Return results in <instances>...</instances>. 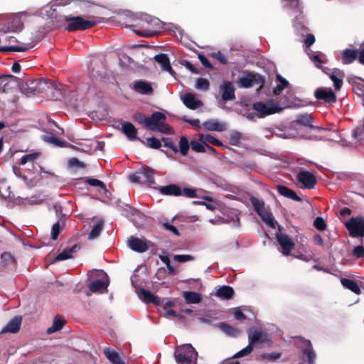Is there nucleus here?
I'll return each mask as SVG.
<instances>
[{
	"label": "nucleus",
	"instance_id": "obj_1",
	"mask_svg": "<svg viewBox=\"0 0 364 364\" xmlns=\"http://www.w3.org/2000/svg\"><path fill=\"white\" fill-rule=\"evenodd\" d=\"M56 21L62 26L67 23L65 29L69 32L76 31H85L97 24L98 21L92 20H85L82 16H73L72 15L60 16Z\"/></svg>",
	"mask_w": 364,
	"mask_h": 364
},
{
	"label": "nucleus",
	"instance_id": "obj_2",
	"mask_svg": "<svg viewBox=\"0 0 364 364\" xmlns=\"http://www.w3.org/2000/svg\"><path fill=\"white\" fill-rule=\"evenodd\" d=\"M249 344L232 356L239 358L250 354L257 344H263L268 341L267 334L261 328H250L247 331Z\"/></svg>",
	"mask_w": 364,
	"mask_h": 364
},
{
	"label": "nucleus",
	"instance_id": "obj_3",
	"mask_svg": "<svg viewBox=\"0 0 364 364\" xmlns=\"http://www.w3.org/2000/svg\"><path fill=\"white\" fill-rule=\"evenodd\" d=\"M198 353L191 344L178 347L174 357L178 364H196Z\"/></svg>",
	"mask_w": 364,
	"mask_h": 364
},
{
	"label": "nucleus",
	"instance_id": "obj_4",
	"mask_svg": "<svg viewBox=\"0 0 364 364\" xmlns=\"http://www.w3.org/2000/svg\"><path fill=\"white\" fill-rule=\"evenodd\" d=\"M158 191L164 196H183L189 198L198 197L196 190L192 188H181L179 186L171 183L164 186H159Z\"/></svg>",
	"mask_w": 364,
	"mask_h": 364
},
{
	"label": "nucleus",
	"instance_id": "obj_5",
	"mask_svg": "<svg viewBox=\"0 0 364 364\" xmlns=\"http://www.w3.org/2000/svg\"><path fill=\"white\" fill-rule=\"evenodd\" d=\"M345 226L349 231V235L354 238H360L363 243L364 237V218L362 216L353 217L345 223Z\"/></svg>",
	"mask_w": 364,
	"mask_h": 364
},
{
	"label": "nucleus",
	"instance_id": "obj_6",
	"mask_svg": "<svg viewBox=\"0 0 364 364\" xmlns=\"http://www.w3.org/2000/svg\"><path fill=\"white\" fill-rule=\"evenodd\" d=\"M264 77L259 73L252 72H245V75L241 77L239 80L240 87L250 88L255 85H259L261 89L264 85Z\"/></svg>",
	"mask_w": 364,
	"mask_h": 364
},
{
	"label": "nucleus",
	"instance_id": "obj_7",
	"mask_svg": "<svg viewBox=\"0 0 364 364\" xmlns=\"http://www.w3.org/2000/svg\"><path fill=\"white\" fill-rule=\"evenodd\" d=\"M253 109L259 112L261 117H265L280 112L282 108L279 107L273 100H269L266 103L257 102L253 104Z\"/></svg>",
	"mask_w": 364,
	"mask_h": 364
},
{
	"label": "nucleus",
	"instance_id": "obj_8",
	"mask_svg": "<svg viewBox=\"0 0 364 364\" xmlns=\"http://www.w3.org/2000/svg\"><path fill=\"white\" fill-rule=\"evenodd\" d=\"M297 181L307 189H313L317 183L316 176L308 171H301L297 173Z\"/></svg>",
	"mask_w": 364,
	"mask_h": 364
},
{
	"label": "nucleus",
	"instance_id": "obj_9",
	"mask_svg": "<svg viewBox=\"0 0 364 364\" xmlns=\"http://www.w3.org/2000/svg\"><path fill=\"white\" fill-rule=\"evenodd\" d=\"M276 237L282 247V253L284 255H289L295 245L294 242L288 235L284 233H277Z\"/></svg>",
	"mask_w": 364,
	"mask_h": 364
},
{
	"label": "nucleus",
	"instance_id": "obj_10",
	"mask_svg": "<svg viewBox=\"0 0 364 364\" xmlns=\"http://www.w3.org/2000/svg\"><path fill=\"white\" fill-rule=\"evenodd\" d=\"M315 97L318 100H323L326 103H333L336 101V96L331 89L318 87L314 92Z\"/></svg>",
	"mask_w": 364,
	"mask_h": 364
},
{
	"label": "nucleus",
	"instance_id": "obj_11",
	"mask_svg": "<svg viewBox=\"0 0 364 364\" xmlns=\"http://www.w3.org/2000/svg\"><path fill=\"white\" fill-rule=\"evenodd\" d=\"M166 115L160 112H154L150 117L145 119V127L151 130L155 131L156 127L162 120H165Z\"/></svg>",
	"mask_w": 364,
	"mask_h": 364
},
{
	"label": "nucleus",
	"instance_id": "obj_12",
	"mask_svg": "<svg viewBox=\"0 0 364 364\" xmlns=\"http://www.w3.org/2000/svg\"><path fill=\"white\" fill-rule=\"evenodd\" d=\"M220 89L222 91V100L225 102L233 100L235 99V89L232 83L230 81L223 82Z\"/></svg>",
	"mask_w": 364,
	"mask_h": 364
},
{
	"label": "nucleus",
	"instance_id": "obj_13",
	"mask_svg": "<svg viewBox=\"0 0 364 364\" xmlns=\"http://www.w3.org/2000/svg\"><path fill=\"white\" fill-rule=\"evenodd\" d=\"M128 245L130 247V249L139 253L145 252L149 249V247L146 242L134 236H131L129 238Z\"/></svg>",
	"mask_w": 364,
	"mask_h": 364
},
{
	"label": "nucleus",
	"instance_id": "obj_14",
	"mask_svg": "<svg viewBox=\"0 0 364 364\" xmlns=\"http://www.w3.org/2000/svg\"><path fill=\"white\" fill-rule=\"evenodd\" d=\"M142 173V178L144 179V182L149 187L158 190V187L156 186V183L154 180V175L156 171L150 167H145L141 170Z\"/></svg>",
	"mask_w": 364,
	"mask_h": 364
},
{
	"label": "nucleus",
	"instance_id": "obj_15",
	"mask_svg": "<svg viewBox=\"0 0 364 364\" xmlns=\"http://www.w3.org/2000/svg\"><path fill=\"white\" fill-rule=\"evenodd\" d=\"M138 294L139 297L145 303L153 304L156 306L161 305V298L153 294L149 290L140 289Z\"/></svg>",
	"mask_w": 364,
	"mask_h": 364
},
{
	"label": "nucleus",
	"instance_id": "obj_16",
	"mask_svg": "<svg viewBox=\"0 0 364 364\" xmlns=\"http://www.w3.org/2000/svg\"><path fill=\"white\" fill-rule=\"evenodd\" d=\"M122 132L129 140H139L143 141L137 137V129L134 124L129 122L122 121Z\"/></svg>",
	"mask_w": 364,
	"mask_h": 364
},
{
	"label": "nucleus",
	"instance_id": "obj_17",
	"mask_svg": "<svg viewBox=\"0 0 364 364\" xmlns=\"http://www.w3.org/2000/svg\"><path fill=\"white\" fill-rule=\"evenodd\" d=\"M300 340L304 346V348L302 349V353L306 357L309 364H314L316 360V353L314 350L311 343L309 340L301 338Z\"/></svg>",
	"mask_w": 364,
	"mask_h": 364
},
{
	"label": "nucleus",
	"instance_id": "obj_18",
	"mask_svg": "<svg viewBox=\"0 0 364 364\" xmlns=\"http://www.w3.org/2000/svg\"><path fill=\"white\" fill-rule=\"evenodd\" d=\"M154 59L161 65L163 70L169 73L171 75H174L175 71L172 69L169 60V58L166 53H160L156 55Z\"/></svg>",
	"mask_w": 364,
	"mask_h": 364
},
{
	"label": "nucleus",
	"instance_id": "obj_19",
	"mask_svg": "<svg viewBox=\"0 0 364 364\" xmlns=\"http://www.w3.org/2000/svg\"><path fill=\"white\" fill-rule=\"evenodd\" d=\"M134 90L141 95H151L154 89L150 82L144 80H137L134 83Z\"/></svg>",
	"mask_w": 364,
	"mask_h": 364
},
{
	"label": "nucleus",
	"instance_id": "obj_20",
	"mask_svg": "<svg viewBox=\"0 0 364 364\" xmlns=\"http://www.w3.org/2000/svg\"><path fill=\"white\" fill-rule=\"evenodd\" d=\"M22 318L21 316H15L2 328L1 333H16L18 332L21 328Z\"/></svg>",
	"mask_w": 364,
	"mask_h": 364
},
{
	"label": "nucleus",
	"instance_id": "obj_21",
	"mask_svg": "<svg viewBox=\"0 0 364 364\" xmlns=\"http://www.w3.org/2000/svg\"><path fill=\"white\" fill-rule=\"evenodd\" d=\"M203 127L208 131L223 132L226 129L225 123L213 119L204 122Z\"/></svg>",
	"mask_w": 364,
	"mask_h": 364
},
{
	"label": "nucleus",
	"instance_id": "obj_22",
	"mask_svg": "<svg viewBox=\"0 0 364 364\" xmlns=\"http://www.w3.org/2000/svg\"><path fill=\"white\" fill-rule=\"evenodd\" d=\"M183 104L190 109H196L203 105V102L196 99L193 93H187L182 98Z\"/></svg>",
	"mask_w": 364,
	"mask_h": 364
},
{
	"label": "nucleus",
	"instance_id": "obj_23",
	"mask_svg": "<svg viewBox=\"0 0 364 364\" xmlns=\"http://www.w3.org/2000/svg\"><path fill=\"white\" fill-rule=\"evenodd\" d=\"M278 193L287 198H290L294 201L296 202H301V198L296 195V193L287 186H283V185H279L277 187Z\"/></svg>",
	"mask_w": 364,
	"mask_h": 364
},
{
	"label": "nucleus",
	"instance_id": "obj_24",
	"mask_svg": "<svg viewBox=\"0 0 364 364\" xmlns=\"http://www.w3.org/2000/svg\"><path fill=\"white\" fill-rule=\"evenodd\" d=\"M342 63L345 65L353 63L358 58V51L355 49L346 48L341 53Z\"/></svg>",
	"mask_w": 364,
	"mask_h": 364
},
{
	"label": "nucleus",
	"instance_id": "obj_25",
	"mask_svg": "<svg viewBox=\"0 0 364 364\" xmlns=\"http://www.w3.org/2000/svg\"><path fill=\"white\" fill-rule=\"evenodd\" d=\"M216 326L220 328L224 333L230 337H236L240 333L239 328L225 322H219L216 324Z\"/></svg>",
	"mask_w": 364,
	"mask_h": 364
},
{
	"label": "nucleus",
	"instance_id": "obj_26",
	"mask_svg": "<svg viewBox=\"0 0 364 364\" xmlns=\"http://www.w3.org/2000/svg\"><path fill=\"white\" fill-rule=\"evenodd\" d=\"M40 94L48 95L56 90L55 85L52 80L49 79H41L40 80Z\"/></svg>",
	"mask_w": 364,
	"mask_h": 364
},
{
	"label": "nucleus",
	"instance_id": "obj_27",
	"mask_svg": "<svg viewBox=\"0 0 364 364\" xmlns=\"http://www.w3.org/2000/svg\"><path fill=\"white\" fill-rule=\"evenodd\" d=\"M312 122H313V117H311V114H301V115L298 116V117L296 120V124H301L304 127H308L311 128V129L320 130L321 129L319 127L314 126L312 124Z\"/></svg>",
	"mask_w": 364,
	"mask_h": 364
},
{
	"label": "nucleus",
	"instance_id": "obj_28",
	"mask_svg": "<svg viewBox=\"0 0 364 364\" xmlns=\"http://www.w3.org/2000/svg\"><path fill=\"white\" fill-rule=\"evenodd\" d=\"M104 354L112 364H125L119 353L109 348L104 349Z\"/></svg>",
	"mask_w": 364,
	"mask_h": 364
},
{
	"label": "nucleus",
	"instance_id": "obj_29",
	"mask_svg": "<svg viewBox=\"0 0 364 364\" xmlns=\"http://www.w3.org/2000/svg\"><path fill=\"white\" fill-rule=\"evenodd\" d=\"M79 249L80 247H78L77 245H74L71 247L66 248L56 256L55 261L59 262L72 258L73 254L75 253Z\"/></svg>",
	"mask_w": 364,
	"mask_h": 364
},
{
	"label": "nucleus",
	"instance_id": "obj_30",
	"mask_svg": "<svg viewBox=\"0 0 364 364\" xmlns=\"http://www.w3.org/2000/svg\"><path fill=\"white\" fill-rule=\"evenodd\" d=\"M341 283L343 287L351 291L355 294L360 295L361 294L360 288L355 281L348 278H342L341 279Z\"/></svg>",
	"mask_w": 364,
	"mask_h": 364
},
{
	"label": "nucleus",
	"instance_id": "obj_31",
	"mask_svg": "<svg viewBox=\"0 0 364 364\" xmlns=\"http://www.w3.org/2000/svg\"><path fill=\"white\" fill-rule=\"evenodd\" d=\"M215 295L220 298L230 299L234 295V289L230 286L224 285L217 290Z\"/></svg>",
	"mask_w": 364,
	"mask_h": 364
},
{
	"label": "nucleus",
	"instance_id": "obj_32",
	"mask_svg": "<svg viewBox=\"0 0 364 364\" xmlns=\"http://www.w3.org/2000/svg\"><path fill=\"white\" fill-rule=\"evenodd\" d=\"M183 297L188 304H199L202 300L200 294L196 291H184Z\"/></svg>",
	"mask_w": 364,
	"mask_h": 364
},
{
	"label": "nucleus",
	"instance_id": "obj_33",
	"mask_svg": "<svg viewBox=\"0 0 364 364\" xmlns=\"http://www.w3.org/2000/svg\"><path fill=\"white\" fill-rule=\"evenodd\" d=\"M104 227V221L100 220L97 222L95 225L92 228L91 231L90 232L87 238L90 240H95L97 238L103 229Z\"/></svg>",
	"mask_w": 364,
	"mask_h": 364
},
{
	"label": "nucleus",
	"instance_id": "obj_34",
	"mask_svg": "<svg viewBox=\"0 0 364 364\" xmlns=\"http://www.w3.org/2000/svg\"><path fill=\"white\" fill-rule=\"evenodd\" d=\"M277 80L279 82L276 87L273 90L274 95H279L286 87L289 85V82L284 78L281 75L277 74L276 76Z\"/></svg>",
	"mask_w": 364,
	"mask_h": 364
},
{
	"label": "nucleus",
	"instance_id": "obj_35",
	"mask_svg": "<svg viewBox=\"0 0 364 364\" xmlns=\"http://www.w3.org/2000/svg\"><path fill=\"white\" fill-rule=\"evenodd\" d=\"M262 220L267 224L270 228H275V221L272 217V215L269 211L266 210L265 208L257 213Z\"/></svg>",
	"mask_w": 364,
	"mask_h": 364
},
{
	"label": "nucleus",
	"instance_id": "obj_36",
	"mask_svg": "<svg viewBox=\"0 0 364 364\" xmlns=\"http://www.w3.org/2000/svg\"><path fill=\"white\" fill-rule=\"evenodd\" d=\"M65 323V321L59 316H55L53 323L51 327L47 329L48 333H53L54 332L61 330Z\"/></svg>",
	"mask_w": 364,
	"mask_h": 364
},
{
	"label": "nucleus",
	"instance_id": "obj_37",
	"mask_svg": "<svg viewBox=\"0 0 364 364\" xmlns=\"http://www.w3.org/2000/svg\"><path fill=\"white\" fill-rule=\"evenodd\" d=\"M1 262L3 267H9L16 263L14 257L8 252H4L1 255Z\"/></svg>",
	"mask_w": 364,
	"mask_h": 364
},
{
	"label": "nucleus",
	"instance_id": "obj_38",
	"mask_svg": "<svg viewBox=\"0 0 364 364\" xmlns=\"http://www.w3.org/2000/svg\"><path fill=\"white\" fill-rule=\"evenodd\" d=\"M200 139L203 144L210 143L216 146L225 147L224 144L221 141L215 138L211 134H205L200 136Z\"/></svg>",
	"mask_w": 364,
	"mask_h": 364
},
{
	"label": "nucleus",
	"instance_id": "obj_39",
	"mask_svg": "<svg viewBox=\"0 0 364 364\" xmlns=\"http://www.w3.org/2000/svg\"><path fill=\"white\" fill-rule=\"evenodd\" d=\"M107 287L106 284L101 279H96L88 285L90 291L95 293Z\"/></svg>",
	"mask_w": 364,
	"mask_h": 364
},
{
	"label": "nucleus",
	"instance_id": "obj_40",
	"mask_svg": "<svg viewBox=\"0 0 364 364\" xmlns=\"http://www.w3.org/2000/svg\"><path fill=\"white\" fill-rule=\"evenodd\" d=\"M191 144L188 142V139L182 136L179 141V151L182 156H186L189 150Z\"/></svg>",
	"mask_w": 364,
	"mask_h": 364
},
{
	"label": "nucleus",
	"instance_id": "obj_41",
	"mask_svg": "<svg viewBox=\"0 0 364 364\" xmlns=\"http://www.w3.org/2000/svg\"><path fill=\"white\" fill-rule=\"evenodd\" d=\"M85 182L91 186L96 187L107 191L106 186L102 181L96 178L86 177L85 178Z\"/></svg>",
	"mask_w": 364,
	"mask_h": 364
},
{
	"label": "nucleus",
	"instance_id": "obj_42",
	"mask_svg": "<svg viewBox=\"0 0 364 364\" xmlns=\"http://www.w3.org/2000/svg\"><path fill=\"white\" fill-rule=\"evenodd\" d=\"M29 49L27 45L23 46H13L9 47L0 48L1 52H23Z\"/></svg>",
	"mask_w": 364,
	"mask_h": 364
},
{
	"label": "nucleus",
	"instance_id": "obj_43",
	"mask_svg": "<svg viewBox=\"0 0 364 364\" xmlns=\"http://www.w3.org/2000/svg\"><path fill=\"white\" fill-rule=\"evenodd\" d=\"M44 140L58 147L66 146V142L60 140L59 138L52 136H45Z\"/></svg>",
	"mask_w": 364,
	"mask_h": 364
},
{
	"label": "nucleus",
	"instance_id": "obj_44",
	"mask_svg": "<svg viewBox=\"0 0 364 364\" xmlns=\"http://www.w3.org/2000/svg\"><path fill=\"white\" fill-rule=\"evenodd\" d=\"M196 87L198 90L206 91L210 87V82L205 78H203V77L198 78L196 80Z\"/></svg>",
	"mask_w": 364,
	"mask_h": 364
},
{
	"label": "nucleus",
	"instance_id": "obj_45",
	"mask_svg": "<svg viewBox=\"0 0 364 364\" xmlns=\"http://www.w3.org/2000/svg\"><path fill=\"white\" fill-rule=\"evenodd\" d=\"M193 151L198 153H204L206 151L205 144L200 143L197 140H192L190 143Z\"/></svg>",
	"mask_w": 364,
	"mask_h": 364
},
{
	"label": "nucleus",
	"instance_id": "obj_46",
	"mask_svg": "<svg viewBox=\"0 0 364 364\" xmlns=\"http://www.w3.org/2000/svg\"><path fill=\"white\" fill-rule=\"evenodd\" d=\"M250 201L257 213L264 209L263 200H260L256 197H251Z\"/></svg>",
	"mask_w": 364,
	"mask_h": 364
},
{
	"label": "nucleus",
	"instance_id": "obj_47",
	"mask_svg": "<svg viewBox=\"0 0 364 364\" xmlns=\"http://www.w3.org/2000/svg\"><path fill=\"white\" fill-rule=\"evenodd\" d=\"M154 132H159L163 134H172L173 130L171 126L168 124L161 122L159 124L155 127Z\"/></svg>",
	"mask_w": 364,
	"mask_h": 364
},
{
	"label": "nucleus",
	"instance_id": "obj_48",
	"mask_svg": "<svg viewBox=\"0 0 364 364\" xmlns=\"http://www.w3.org/2000/svg\"><path fill=\"white\" fill-rule=\"evenodd\" d=\"M146 145L151 149H158L161 146V141L156 137H149L146 139Z\"/></svg>",
	"mask_w": 364,
	"mask_h": 364
},
{
	"label": "nucleus",
	"instance_id": "obj_49",
	"mask_svg": "<svg viewBox=\"0 0 364 364\" xmlns=\"http://www.w3.org/2000/svg\"><path fill=\"white\" fill-rule=\"evenodd\" d=\"M38 156V153H31L26 154L21 159L20 165H25L26 163L31 161L33 162Z\"/></svg>",
	"mask_w": 364,
	"mask_h": 364
},
{
	"label": "nucleus",
	"instance_id": "obj_50",
	"mask_svg": "<svg viewBox=\"0 0 364 364\" xmlns=\"http://www.w3.org/2000/svg\"><path fill=\"white\" fill-rule=\"evenodd\" d=\"M314 226L318 230H324L326 227V223L321 217H317L314 221Z\"/></svg>",
	"mask_w": 364,
	"mask_h": 364
},
{
	"label": "nucleus",
	"instance_id": "obj_51",
	"mask_svg": "<svg viewBox=\"0 0 364 364\" xmlns=\"http://www.w3.org/2000/svg\"><path fill=\"white\" fill-rule=\"evenodd\" d=\"M329 77L333 82L334 87L336 90H340L343 85V80L337 77L333 73L328 74Z\"/></svg>",
	"mask_w": 364,
	"mask_h": 364
},
{
	"label": "nucleus",
	"instance_id": "obj_52",
	"mask_svg": "<svg viewBox=\"0 0 364 364\" xmlns=\"http://www.w3.org/2000/svg\"><path fill=\"white\" fill-rule=\"evenodd\" d=\"M352 255L355 258L364 257V247L363 243L356 246L352 251Z\"/></svg>",
	"mask_w": 364,
	"mask_h": 364
},
{
	"label": "nucleus",
	"instance_id": "obj_53",
	"mask_svg": "<svg viewBox=\"0 0 364 364\" xmlns=\"http://www.w3.org/2000/svg\"><path fill=\"white\" fill-rule=\"evenodd\" d=\"M194 257L189 255H175L173 259L178 262H186L193 260Z\"/></svg>",
	"mask_w": 364,
	"mask_h": 364
},
{
	"label": "nucleus",
	"instance_id": "obj_54",
	"mask_svg": "<svg viewBox=\"0 0 364 364\" xmlns=\"http://www.w3.org/2000/svg\"><path fill=\"white\" fill-rule=\"evenodd\" d=\"M61 230L60 224L59 222L53 224L51 230V238L55 240L58 238Z\"/></svg>",
	"mask_w": 364,
	"mask_h": 364
},
{
	"label": "nucleus",
	"instance_id": "obj_55",
	"mask_svg": "<svg viewBox=\"0 0 364 364\" xmlns=\"http://www.w3.org/2000/svg\"><path fill=\"white\" fill-rule=\"evenodd\" d=\"M163 227L164 228L165 230L171 232L173 235H175L176 236L180 235V232H179L178 230L174 225L170 224L169 223H168V222L164 223Z\"/></svg>",
	"mask_w": 364,
	"mask_h": 364
},
{
	"label": "nucleus",
	"instance_id": "obj_56",
	"mask_svg": "<svg viewBox=\"0 0 364 364\" xmlns=\"http://www.w3.org/2000/svg\"><path fill=\"white\" fill-rule=\"evenodd\" d=\"M212 57L218 60L223 65L228 63L225 56L220 51L212 53Z\"/></svg>",
	"mask_w": 364,
	"mask_h": 364
},
{
	"label": "nucleus",
	"instance_id": "obj_57",
	"mask_svg": "<svg viewBox=\"0 0 364 364\" xmlns=\"http://www.w3.org/2000/svg\"><path fill=\"white\" fill-rule=\"evenodd\" d=\"M161 141L164 143V146L170 148L175 153L178 152V150L177 149V146L174 144H173L168 139L162 137Z\"/></svg>",
	"mask_w": 364,
	"mask_h": 364
},
{
	"label": "nucleus",
	"instance_id": "obj_58",
	"mask_svg": "<svg viewBox=\"0 0 364 364\" xmlns=\"http://www.w3.org/2000/svg\"><path fill=\"white\" fill-rule=\"evenodd\" d=\"M314 42H315V36L311 33L307 34V36L304 40V46L306 48H309L314 43Z\"/></svg>",
	"mask_w": 364,
	"mask_h": 364
},
{
	"label": "nucleus",
	"instance_id": "obj_59",
	"mask_svg": "<svg viewBox=\"0 0 364 364\" xmlns=\"http://www.w3.org/2000/svg\"><path fill=\"white\" fill-rule=\"evenodd\" d=\"M141 178L142 173H141V170L129 176V181L132 183H139Z\"/></svg>",
	"mask_w": 364,
	"mask_h": 364
},
{
	"label": "nucleus",
	"instance_id": "obj_60",
	"mask_svg": "<svg viewBox=\"0 0 364 364\" xmlns=\"http://www.w3.org/2000/svg\"><path fill=\"white\" fill-rule=\"evenodd\" d=\"M198 58H199L201 64L204 67L208 68H213L212 64L209 62L208 58L204 55L199 54L198 55Z\"/></svg>",
	"mask_w": 364,
	"mask_h": 364
},
{
	"label": "nucleus",
	"instance_id": "obj_61",
	"mask_svg": "<svg viewBox=\"0 0 364 364\" xmlns=\"http://www.w3.org/2000/svg\"><path fill=\"white\" fill-rule=\"evenodd\" d=\"M184 122L191 124L193 127L196 128H200V120L198 119H187L186 117H183L182 119Z\"/></svg>",
	"mask_w": 364,
	"mask_h": 364
},
{
	"label": "nucleus",
	"instance_id": "obj_62",
	"mask_svg": "<svg viewBox=\"0 0 364 364\" xmlns=\"http://www.w3.org/2000/svg\"><path fill=\"white\" fill-rule=\"evenodd\" d=\"M183 65L188 69L189 70L191 73H196V74H198L199 72L198 70V69L195 67V65L193 64H192L190 61L188 60H185L184 63H183Z\"/></svg>",
	"mask_w": 364,
	"mask_h": 364
},
{
	"label": "nucleus",
	"instance_id": "obj_63",
	"mask_svg": "<svg viewBox=\"0 0 364 364\" xmlns=\"http://www.w3.org/2000/svg\"><path fill=\"white\" fill-rule=\"evenodd\" d=\"M240 138L241 135L239 132H235L232 134L230 138L231 141V144L236 145L237 144H238L240 140Z\"/></svg>",
	"mask_w": 364,
	"mask_h": 364
},
{
	"label": "nucleus",
	"instance_id": "obj_64",
	"mask_svg": "<svg viewBox=\"0 0 364 364\" xmlns=\"http://www.w3.org/2000/svg\"><path fill=\"white\" fill-rule=\"evenodd\" d=\"M262 357L264 358H269V360H274L279 359L281 357L280 353H266L263 354Z\"/></svg>",
	"mask_w": 364,
	"mask_h": 364
}]
</instances>
